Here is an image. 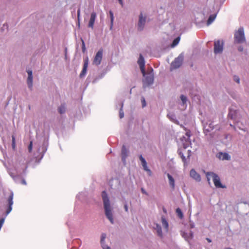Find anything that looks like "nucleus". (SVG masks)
<instances>
[{
    "mask_svg": "<svg viewBox=\"0 0 249 249\" xmlns=\"http://www.w3.org/2000/svg\"><path fill=\"white\" fill-rule=\"evenodd\" d=\"M12 147L14 151L16 150V138L14 135L12 136Z\"/></svg>",
    "mask_w": 249,
    "mask_h": 249,
    "instance_id": "nucleus-25",
    "label": "nucleus"
},
{
    "mask_svg": "<svg viewBox=\"0 0 249 249\" xmlns=\"http://www.w3.org/2000/svg\"><path fill=\"white\" fill-rule=\"evenodd\" d=\"M28 75V79H27V84L30 89H31L33 86V75H32V71L30 70H28L27 71Z\"/></svg>",
    "mask_w": 249,
    "mask_h": 249,
    "instance_id": "nucleus-15",
    "label": "nucleus"
},
{
    "mask_svg": "<svg viewBox=\"0 0 249 249\" xmlns=\"http://www.w3.org/2000/svg\"><path fill=\"white\" fill-rule=\"evenodd\" d=\"M206 240L209 243H211L212 242V240L209 238H207Z\"/></svg>",
    "mask_w": 249,
    "mask_h": 249,
    "instance_id": "nucleus-43",
    "label": "nucleus"
},
{
    "mask_svg": "<svg viewBox=\"0 0 249 249\" xmlns=\"http://www.w3.org/2000/svg\"><path fill=\"white\" fill-rule=\"evenodd\" d=\"M127 152L128 151L124 145H123L122 148L121 154L122 156V159L124 161L125 160V158L127 156Z\"/></svg>",
    "mask_w": 249,
    "mask_h": 249,
    "instance_id": "nucleus-20",
    "label": "nucleus"
},
{
    "mask_svg": "<svg viewBox=\"0 0 249 249\" xmlns=\"http://www.w3.org/2000/svg\"><path fill=\"white\" fill-rule=\"evenodd\" d=\"M79 14H80V10H78V11H77L78 17H79Z\"/></svg>",
    "mask_w": 249,
    "mask_h": 249,
    "instance_id": "nucleus-46",
    "label": "nucleus"
},
{
    "mask_svg": "<svg viewBox=\"0 0 249 249\" xmlns=\"http://www.w3.org/2000/svg\"><path fill=\"white\" fill-rule=\"evenodd\" d=\"M65 57H66V59H67V54H66V53L65 54Z\"/></svg>",
    "mask_w": 249,
    "mask_h": 249,
    "instance_id": "nucleus-47",
    "label": "nucleus"
},
{
    "mask_svg": "<svg viewBox=\"0 0 249 249\" xmlns=\"http://www.w3.org/2000/svg\"><path fill=\"white\" fill-rule=\"evenodd\" d=\"M88 64H89V59H88V58L87 57L86 58H85L84 59V61L83 67L82 70V71L80 74V75H79L80 78H82V77L85 76V75H86V74L87 73V71Z\"/></svg>",
    "mask_w": 249,
    "mask_h": 249,
    "instance_id": "nucleus-11",
    "label": "nucleus"
},
{
    "mask_svg": "<svg viewBox=\"0 0 249 249\" xmlns=\"http://www.w3.org/2000/svg\"><path fill=\"white\" fill-rule=\"evenodd\" d=\"M234 80L237 82V83H239L240 82V78L238 76H234Z\"/></svg>",
    "mask_w": 249,
    "mask_h": 249,
    "instance_id": "nucleus-34",
    "label": "nucleus"
},
{
    "mask_svg": "<svg viewBox=\"0 0 249 249\" xmlns=\"http://www.w3.org/2000/svg\"><path fill=\"white\" fill-rule=\"evenodd\" d=\"M190 175L191 178L196 180V181L199 182L201 180L200 175L197 173L194 169L191 170Z\"/></svg>",
    "mask_w": 249,
    "mask_h": 249,
    "instance_id": "nucleus-12",
    "label": "nucleus"
},
{
    "mask_svg": "<svg viewBox=\"0 0 249 249\" xmlns=\"http://www.w3.org/2000/svg\"><path fill=\"white\" fill-rule=\"evenodd\" d=\"M179 40H180L179 37H178L176 38H175L172 42V46L175 47V46H176L178 43Z\"/></svg>",
    "mask_w": 249,
    "mask_h": 249,
    "instance_id": "nucleus-26",
    "label": "nucleus"
},
{
    "mask_svg": "<svg viewBox=\"0 0 249 249\" xmlns=\"http://www.w3.org/2000/svg\"><path fill=\"white\" fill-rule=\"evenodd\" d=\"M103 57V50L100 49L99 50L98 52L96 53L94 60H93V63L96 65H99L100 64Z\"/></svg>",
    "mask_w": 249,
    "mask_h": 249,
    "instance_id": "nucleus-9",
    "label": "nucleus"
},
{
    "mask_svg": "<svg viewBox=\"0 0 249 249\" xmlns=\"http://www.w3.org/2000/svg\"><path fill=\"white\" fill-rule=\"evenodd\" d=\"M22 183L23 184H26V182L24 180H22Z\"/></svg>",
    "mask_w": 249,
    "mask_h": 249,
    "instance_id": "nucleus-45",
    "label": "nucleus"
},
{
    "mask_svg": "<svg viewBox=\"0 0 249 249\" xmlns=\"http://www.w3.org/2000/svg\"><path fill=\"white\" fill-rule=\"evenodd\" d=\"M144 77V79H143V82L144 84L147 85H150L153 83V76L151 74H149L148 75L146 76L145 75Z\"/></svg>",
    "mask_w": 249,
    "mask_h": 249,
    "instance_id": "nucleus-16",
    "label": "nucleus"
},
{
    "mask_svg": "<svg viewBox=\"0 0 249 249\" xmlns=\"http://www.w3.org/2000/svg\"><path fill=\"white\" fill-rule=\"evenodd\" d=\"M102 196L104 202V206L105 211V214L108 219L110 221L111 223H113V217L112 209L110 205V202L109 199L107 197V195L106 191H103L102 194Z\"/></svg>",
    "mask_w": 249,
    "mask_h": 249,
    "instance_id": "nucleus-1",
    "label": "nucleus"
},
{
    "mask_svg": "<svg viewBox=\"0 0 249 249\" xmlns=\"http://www.w3.org/2000/svg\"><path fill=\"white\" fill-rule=\"evenodd\" d=\"M146 22L145 17H143L142 13L139 16V20L138 22V30L141 31L143 30Z\"/></svg>",
    "mask_w": 249,
    "mask_h": 249,
    "instance_id": "nucleus-10",
    "label": "nucleus"
},
{
    "mask_svg": "<svg viewBox=\"0 0 249 249\" xmlns=\"http://www.w3.org/2000/svg\"><path fill=\"white\" fill-rule=\"evenodd\" d=\"M141 191H142V192L143 193V194H146V195H147L146 192L144 190V189L143 188H142L141 189Z\"/></svg>",
    "mask_w": 249,
    "mask_h": 249,
    "instance_id": "nucleus-42",
    "label": "nucleus"
},
{
    "mask_svg": "<svg viewBox=\"0 0 249 249\" xmlns=\"http://www.w3.org/2000/svg\"><path fill=\"white\" fill-rule=\"evenodd\" d=\"M142 106L143 107L146 106V102L143 97H142Z\"/></svg>",
    "mask_w": 249,
    "mask_h": 249,
    "instance_id": "nucleus-36",
    "label": "nucleus"
},
{
    "mask_svg": "<svg viewBox=\"0 0 249 249\" xmlns=\"http://www.w3.org/2000/svg\"><path fill=\"white\" fill-rule=\"evenodd\" d=\"M155 229L157 231V232L158 235L160 237H162V231H161V227L159 224H156V227H155Z\"/></svg>",
    "mask_w": 249,
    "mask_h": 249,
    "instance_id": "nucleus-21",
    "label": "nucleus"
},
{
    "mask_svg": "<svg viewBox=\"0 0 249 249\" xmlns=\"http://www.w3.org/2000/svg\"><path fill=\"white\" fill-rule=\"evenodd\" d=\"M167 177L169 179V183L170 186H171L172 189L174 190L175 189V180H174V178L172 177V176H171L169 174H167Z\"/></svg>",
    "mask_w": 249,
    "mask_h": 249,
    "instance_id": "nucleus-19",
    "label": "nucleus"
},
{
    "mask_svg": "<svg viewBox=\"0 0 249 249\" xmlns=\"http://www.w3.org/2000/svg\"><path fill=\"white\" fill-rule=\"evenodd\" d=\"M176 213H178V216L180 217V218H182L183 217V213L181 211V210L179 209V208H177L176 209Z\"/></svg>",
    "mask_w": 249,
    "mask_h": 249,
    "instance_id": "nucleus-27",
    "label": "nucleus"
},
{
    "mask_svg": "<svg viewBox=\"0 0 249 249\" xmlns=\"http://www.w3.org/2000/svg\"><path fill=\"white\" fill-rule=\"evenodd\" d=\"M138 63L140 66V70L143 76L146 74L145 71V62L144 58L142 55L141 54L140 55L139 59L138 60Z\"/></svg>",
    "mask_w": 249,
    "mask_h": 249,
    "instance_id": "nucleus-8",
    "label": "nucleus"
},
{
    "mask_svg": "<svg viewBox=\"0 0 249 249\" xmlns=\"http://www.w3.org/2000/svg\"><path fill=\"white\" fill-rule=\"evenodd\" d=\"M102 246L103 249H110V248L108 246L105 245L104 243L102 245Z\"/></svg>",
    "mask_w": 249,
    "mask_h": 249,
    "instance_id": "nucleus-38",
    "label": "nucleus"
},
{
    "mask_svg": "<svg viewBox=\"0 0 249 249\" xmlns=\"http://www.w3.org/2000/svg\"><path fill=\"white\" fill-rule=\"evenodd\" d=\"M140 160H141L142 162V166L144 169V170L147 172H148L149 174L151 173V171L150 169H149L147 166V163L145 159L143 158L142 155H140L139 156Z\"/></svg>",
    "mask_w": 249,
    "mask_h": 249,
    "instance_id": "nucleus-17",
    "label": "nucleus"
},
{
    "mask_svg": "<svg viewBox=\"0 0 249 249\" xmlns=\"http://www.w3.org/2000/svg\"><path fill=\"white\" fill-rule=\"evenodd\" d=\"M238 51L240 52H242L243 51V48L242 46H240L238 47Z\"/></svg>",
    "mask_w": 249,
    "mask_h": 249,
    "instance_id": "nucleus-41",
    "label": "nucleus"
},
{
    "mask_svg": "<svg viewBox=\"0 0 249 249\" xmlns=\"http://www.w3.org/2000/svg\"><path fill=\"white\" fill-rule=\"evenodd\" d=\"M82 52L83 53H84L86 52V48L85 44V43H84V41L83 40H82Z\"/></svg>",
    "mask_w": 249,
    "mask_h": 249,
    "instance_id": "nucleus-31",
    "label": "nucleus"
},
{
    "mask_svg": "<svg viewBox=\"0 0 249 249\" xmlns=\"http://www.w3.org/2000/svg\"><path fill=\"white\" fill-rule=\"evenodd\" d=\"M179 155H180L183 162L185 163L186 162V159H185V156L183 155V154H182V153L181 152H179Z\"/></svg>",
    "mask_w": 249,
    "mask_h": 249,
    "instance_id": "nucleus-32",
    "label": "nucleus"
},
{
    "mask_svg": "<svg viewBox=\"0 0 249 249\" xmlns=\"http://www.w3.org/2000/svg\"><path fill=\"white\" fill-rule=\"evenodd\" d=\"M218 157L219 159L222 160H230V156L227 153H222L220 152L218 153Z\"/></svg>",
    "mask_w": 249,
    "mask_h": 249,
    "instance_id": "nucleus-18",
    "label": "nucleus"
},
{
    "mask_svg": "<svg viewBox=\"0 0 249 249\" xmlns=\"http://www.w3.org/2000/svg\"><path fill=\"white\" fill-rule=\"evenodd\" d=\"M180 99L182 101L183 104H184L186 103V102L187 101V98L185 96H184L183 95H181L180 96Z\"/></svg>",
    "mask_w": 249,
    "mask_h": 249,
    "instance_id": "nucleus-28",
    "label": "nucleus"
},
{
    "mask_svg": "<svg viewBox=\"0 0 249 249\" xmlns=\"http://www.w3.org/2000/svg\"><path fill=\"white\" fill-rule=\"evenodd\" d=\"M109 14H110V19H111V24H112L113 22V14L111 11H109Z\"/></svg>",
    "mask_w": 249,
    "mask_h": 249,
    "instance_id": "nucleus-33",
    "label": "nucleus"
},
{
    "mask_svg": "<svg viewBox=\"0 0 249 249\" xmlns=\"http://www.w3.org/2000/svg\"><path fill=\"white\" fill-rule=\"evenodd\" d=\"M183 58L181 57L176 58L171 64V70L178 69L179 68L182 63Z\"/></svg>",
    "mask_w": 249,
    "mask_h": 249,
    "instance_id": "nucleus-6",
    "label": "nucleus"
},
{
    "mask_svg": "<svg viewBox=\"0 0 249 249\" xmlns=\"http://www.w3.org/2000/svg\"><path fill=\"white\" fill-rule=\"evenodd\" d=\"M207 181L210 184V177L213 178V183L215 186L218 188H225L226 186L221 183L220 178L215 173L211 172L206 173Z\"/></svg>",
    "mask_w": 249,
    "mask_h": 249,
    "instance_id": "nucleus-2",
    "label": "nucleus"
},
{
    "mask_svg": "<svg viewBox=\"0 0 249 249\" xmlns=\"http://www.w3.org/2000/svg\"><path fill=\"white\" fill-rule=\"evenodd\" d=\"M96 17V14L95 12H93L90 15V18L89 23V27L93 28L94 26V24L95 22V20Z\"/></svg>",
    "mask_w": 249,
    "mask_h": 249,
    "instance_id": "nucleus-14",
    "label": "nucleus"
},
{
    "mask_svg": "<svg viewBox=\"0 0 249 249\" xmlns=\"http://www.w3.org/2000/svg\"><path fill=\"white\" fill-rule=\"evenodd\" d=\"M58 112L60 114H62V108L61 107L58 108Z\"/></svg>",
    "mask_w": 249,
    "mask_h": 249,
    "instance_id": "nucleus-40",
    "label": "nucleus"
},
{
    "mask_svg": "<svg viewBox=\"0 0 249 249\" xmlns=\"http://www.w3.org/2000/svg\"><path fill=\"white\" fill-rule=\"evenodd\" d=\"M124 209L125 211L126 212H128V206H127V205L126 203H125L124 205Z\"/></svg>",
    "mask_w": 249,
    "mask_h": 249,
    "instance_id": "nucleus-39",
    "label": "nucleus"
},
{
    "mask_svg": "<svg viewBox=\"0 0 249 249\" xmlns=\"http://www.w3.org/2000/svg\"><path fill=\"white\" fill-rule=\"evenodd\" d=\"M215 18H216L215 14L210 15L208 20H207V25H209L211 24L213 22V21L215 19Z\"/></svg>",
    "mask_w": 249,
    "mask_h": 249,
    "instance_id": "nucleus-24",
    "label": "nucleus"
},
{
    "mask_svg": "<svg viewBox=\"0 0 249 249\" xmlns=\"http://www.w3.org/2000/svg\"><path fill=\"white\" fill-rule=\"evenodd\" d=\"M224 42L222 40H216L214 42V53L215 54L221 53L223 50Z\"/></svg>",
    "mask_w": 249,
    "mask_h": 249,
    "instance_id": "nucleus-5",
    "label": "nucleus"
},
{
    "mask_svg": "<svg viewBox=\"0 0 249 249\" xmlns=\"http://www.w3.org/2000/svg\"><path fill=\"white\" fill-rule=\"evenodd\" d=\"M186 136L187 137V139H185V138L184 137H182L181 139H180V140L181 141L183 142V140L185 139V143H183V147L186 149V148H187L190 143V142L189 141V138H190V132H187L186 133Z\"/></svg>",
    "mask_w": 249,
    "mask_h": 249,
    "instance_id": "nucleus-13",
    "label": "nucleus"
},
{
    "mask_svg": "<svg viewBox=\"0 0 249 249\" xmlns=\"http://www.w3.org/2000/svg\"><path fill=\"white\" fill-rule=\"evenodd\" d=\"M106 238V234L105 233H102L101 235V244L103 245V243H104V240Z\"/></svg>",
    "mask_w": 249,
    "mask_h": 249,
    "instance_id": "nucleus-29",
    "label": "nucleus"
},
{
    "mask_svg": "<svg viewBox=\"0 0 249 249\" xmlns=\"http://www.w3.org/2000/svg\"><path fill=\"white\" fill-rule=\"evenodd\" d=\"M13 197H14V194L13 192H11L10 193V195H9V196L7 198V202H8V207L6 211V215L7 214H8L12 210V206L13 204Z\"/></svg>",
    "mask_w": 249,
    "mask_h": 249,
    "instance_id": "nucleus-7",
    "label": "nucleus"
},
{
    "mask_svg": "<svg viewBox=\"0 0 249 249\" xmlns=\"http://www.w3.org/2000/svg\"><path fill=\"white\" fill-rule=\"evenodd\" d=\"M234 40L237 43H241L245 42L246 39L244 35V29L240 28L238 31L234 33Z\"/></svg>",
    "mask_w": 249,
    "mask_h": 249,
    "instance_id": "nucleus-3",
    "label": "nucleus"
},
{
    "mask_svg": "<svg viewBox=\"0 0 249 249\" xmlns=\"http://www.w3.org/2000/svg\"><path fill=\"white\" fill-rule=\"evenodd\" d=\"M119 116L120 118H122L124 116V114L123 111H122V108L120 109V113H119Z\"/></svg>",
    "mask_w": 249,
    "mask_h": 249,
    "instance_id": "nucleus-37",
    "label": "nucleus"
},
{
    "mask_svg": "<svg viewBox=\"0 0 249 249\" xmlns=\"http://www.w3.org/2000/svg\"><path fill=\"white\" fill-rule=\"evenodd\" d=\"M32 146H33V142H30L29 145L28 146V149L29 152H31L32 150Z\"/></svg>",
    "mask_w": 249,
    "mask_h": 249,
    "instance_id": "nucleus-35",
    "label": "nucleus"
},
{
    "mask_svg": "<svg viewBox=\"0 0 249 249\" xmlns=\"http://www.w3.org/2000/svg\"><path fill=\"white\" fill-rule=\"evenodd\" d=\"M161 222L162 226L166 230V231L168 229V223L164 217H161Z\"/></svg>",
    "mask_w": 249,
    "mask_h": 249,
    "instance_id": "nucleus-22",
    "label": "nucleus"
},
{
    "mask_svg": "<svg viewBox=\"0 0 249 249\" xmlns=\"http://www.w3.org/2000/svg\"><path fill=\"white\" fill-rule=\"evenodd\" d=\"M183 237H184L186 240H188L189 239H192L193 237V233L192 232H190V233H189V236L188 237V238H186L185 236V234L184 233L183 235H182Z\"/></svg>",
    "mask_w": 249,
    "mask_h": 249,
    "instance_id": "nucleus-30",
    "label": "nucleus"
},
{
    "mask_svg": "<svg viewBox=\"0 0 249 249\" xmlns=\"http://www.w3.org/2000/svg\"><path fill=\"white\" fill-rule=\"evenodd\" d=\"M214 129L219 130L220 127L216 125H214L213 122L209 121L204 125V132L206 135H212L210 133Z\"/></svg>",
    "mask_w": 249,
    "mask_h": 249,
    "instance_id": "nucleus-4",
    "label": "nucleus"
},
{
    "mask_svg": "<svg viewBox=\"0 0 249 249\" xmlns=\"http://www.w3.org/2000/svg\"><path fill=\"white\" fill-rule=\"evenodd\" d=\"M119 0V1L120 3L122 5H123V0Z\"/></svg>",
    "mask_w": 249,
    "mask_h": 249,
    "instance_id": "nucleus-44",
    "label": "nucleus"
},
{
    "mask_svg": "<svg viewBox=\"0 0 249 249\" xmlns=\"http://www.w3.org/2000/svg\"><path fill=\"white\" fill-rule=\"evenodd\" d=\"M236 114V110L230 109L228 114V117L230 118L231 119H234L235 117Z\"/></svg>",
    "mask_w": 249,
    "mask_h": 249,
    "instance_id": "nucleus-23",
    "label": "nucleus"
}]
</instances>
